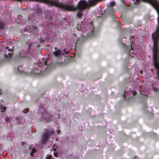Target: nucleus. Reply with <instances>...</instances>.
Instances as JSON below:
<instances>
[{
  "label": "nucleus",
  "instance_id": "nucleus-14",
  "mask_svg": "<svg viewBox=\"0 0 159 159\" xmlns=\"http://www.w3.org/2000/svg\"><path fill=\"white\" fill-rule=\"evenodd\" d=\"M5 120L6 122H10V120L8 117H6Z\"/></svg>",
  "mask_w": 159,
  "mask_h": 159
},
{
  "label": "nucleus",
  "instance_id": "nucleus-12",
  "mask_svg": "<svg viewBox=\"0 0 159 159\" xmlns=\"http://www.w3.org/2000/svg\"><path fill=\"white\" fill-rule=\"evenodd\" d=\"M115 2L114 1H112L109 4V6L111 7H113L115 6Z\"/></svg>",
  "mask_w": 159,
  "mask_h": 159
},
{
  "label": "nucleus",
  "instance_id": "nucleus-2",
  "mask_svg": "<svg viewBox=\"0 0 159 159\" xmlns=\"http://www.w3.org/2000/svg\"><path fill=\"white\" fill-rule=\"evenodd\" d=\"M44 130L46 132L43 133L42 138L39 142L41 144H46L48 139L50 138L51 134H54L55 133V131L51 129H49L46 130L44 129Z\"/></svg>",
  "mask_w": 159,
  "mask_h": 159
},
{
  "label": "nucleus",
  "instance_id": "nucleus-25",
  "mask_svg": "<svg viewBox=\"0 0 159 159\" xmlns=\"http://www.w3.org/2000/svg\"><path fill=\"white\" fill-rule=\"evenodd\" d=\"M2 93V91L1 90H0V94H1V93Z\"/></svg>",
  "mask_w": 159,
  "mask_h": 159
},
{
  "label": "nucleus",
  "instance_id": "nucleus-23",
  "mask_svg": "<svg viewBox=\"0 0 159 159\" xmlns=\"http://www.w3.org/2000/svg\"><path fill=\"white\" fill-rule=\"evenodd\" d=\"M138 157L137 156H135L134 157V159H138Z\"/></svg>",
  "mask_w": 159,
  "mask_h": 159
},
{
  "label": "nucleus",
  "instance_id": "nucleus-18",
  "mask_svg": "<svg viewBox=\"0 0 159 159\" xmlns=\"http://www.w3.org/2000/svg\"><path fill=\"white\" fill-rule=\"evenodd\" d=\"M81 27H79V25L78 24L77 26V29L79 30H81Z\"/></svg>",
  "mask_w": 159,
  "mask_h": 159
},
{
  "label": "nucleus",
  "instance_id": "nucleus-3",
  "mask_svg": "<svg viewBox=\"0 0 159 159\" xmlns=\"http://www.w3.org/2000/svg\"><path fill=\"white\" fill-rule=\"evenodd\" d=\"M45 17L49 20H51L53 17L51 12L50 11H46L44 13Z\"/></svg>",
  "mask_w": 159,
  "mask_h": 159
},
{
  "label": "nucleus",
  "instance_id": "nucleus-22",
  "mask_svg": "<svg viewBox=\"0 0 159 159\" xmlns=\"http://www.w3.org/2000/svg\"><path fill=\"white\" fill-rule=\"evenodd\" d=\"M33 28L34 29V30L36 29V30H37V29H36V27H35V26H33Z\"/></svg>",
  "mask_w": 159,
  "mask_h": 159
},
{
  "label": "nucleus",
  "instance_id": "nucleus-15",
  "mask_svg": "<svg viewBox=\"0 0 159 159\" xmlns=\"http://www.w3.org/2000/svg\"><path fill=\"white\" fill-rule=\"evenodd\" d=\"M6 49H8L7 51L8 52H13V49H12L8 48V47H6Z\"/></svg>",
  "mask_w": 159,
  "mask_h": 159
},
{
  "label": "nucleus",
  "instance_id": "nucleus-1",
  "mask_svg": "<svg viewBox=\"0 0 159 159\" xmlns=\"http://www.w3.org/2000/svg\"><path fill=\"white\" fill-rule=\"evenodd\" d=\"M101 0H99V2ZM121 0L125 4V1ZM141 2H147L151 5L156 10L158 15L157 27L152 36L153 43L152 48L153 63L156 69L159 70V2L157 0H135V3L138 5Z\"/></svg>",
  "mask_w": 159,
  "mask_h": 159
},
{
  "label": "nucleus",
  "instance_id": "nucleus-8",
  "mask_svg": "<svg viewBox=\"0 0 159 159\" xmlns=\"http://www.w3.org/2000/svg\"><path fill=\"white\" fill-rule=\"evenodd\" d=\"M44 108L45 107H44L43 104H42L41 105H40L39 106V112L42 114H43L44 111Z\"/></svg>",
  "mask_w": 159,
  "mask_h": 159
},
{
  "label": "nucleus",
  "instance_id": "nucleus-6",
  "mask_svg": "<svg viewBox=\"0 0 159 159\" xmlns=\"http://www.w3.org/2000/svg\"><path fill=\"white\" fill-rule=\"evenodd\" d=\"M13 53V52H10L8 51H6L5 53V55L6 57L7 58H10L11 57Z\"/></svg>",
  "mask_w": 159,
  "mask_h": 159
},
{
  "label": "nucleus",
  "instance_id": "nucleus-26",
  "mask_svg": "<svg viewBox=\"0 0 159 159\" xmlns=\"http://www.w3.org/2000/svg\"><path fill=\"white\" fill-rule=\"evenodd\" d=\"M20 67V66H19V67H18V70L19 71H20V69H19V67Z\"/></svg>",
  "mask_w": 159,
  "mask_h": 159
},
{
  "label": "nucleus",
  "instance_id": "nucleus-19",
  "mask_svg": "<svg viewBox=\"0 0 159 159\" xmlns=\"http://www.w3.org/2000/svg\"><path fill=\"white\" fill-rule=\"evenodd\" d=\"M157 79L159 80V72H158V71H157Z\"/></svg>",
  "mask_w": 159,
  "mask_h": 159
},
{
  "label": "nucleus",
  "instance_id": "nucleus-5",
  "mask_svg": "<svg viewBox=\"0 0 159 159\" xmlns=\"http://www.w3.org/2000/svg\"><path fill=\"white\" fill-rule=\"evenodd\" d=\"M43 117L46 121H48L50 119L51 116L48 113H46L43 115Z\"/></svg>",
  "mask_w": 159,
  "mask_h": 159
},
{
  "label": "nucleus",
  "instance_id": "nucleus-9",
  "mask_svg": "<svg viewBox=\"0 0 159 159\" xmlns=\"http://www.w3.org/2000/svg\"><path fill=\"white\" fill-rule=\"evenodd\" d=\"M152 89L155 92L158 93L159 92V88L157 85L154 86L152 87Z\"/></svg>",
  "mask_w": 159,
  "mask_h": 159
},
{
  "label": "nucleus",
  "instance_id": "nucleus-10",
  "mask_svg": "<svg viewBox=\"0 0 159 159\" xmlns=\"http://www.w3.org/2000/svg\"><path fill=\"white\" fill-rule=\"evenodd\" d=\"M5 26L4 22L2 21H0V29L2 30L4 29Z\"/></svg>",
  "mask_w": 159,
  "mask_h": 159
},
{
  "label": "nucleus",
  "instance_id": "nucleus-17",
  "mask_svg": "<svg viewBox=\"0 0 159 159\" xmlns=\"http://www.w3.org/2000/svg\"><path fill=\"white\" fill-rule=\"evenodd\" d=\"M29 110V109L28 108H26L25 110L23 112L25 113L27 112Z\"/></svg>",
  "mask_w": 159,
  "mask_h": 159
},
{
  "label": "nucleus",
  "instance_id": "nucleus-4",
  "mask_svg": "<svg viewBox=\"0 0 159 159\" xmlns=\"http://www.w3.org/2000/svg\"><path fill=\"white\" fill-rule=\"evenodd\" d=\"M53 54L54 56L58 57H60L62 55H64V53L62 52V51L59 49H57L56 51H54Z\"/></svg>",
  "mask_w": 159,
  "mask_h": 159
},
{
  "label": "nucleus",
  "instance_id": "nucleus-21",
  "mask_svg": "<svg viewBox=\"0 0 159 159\" xmlns=\"http://www.w3.org/2000/svg\"><path fill=\"white\" fill-rule=\"evenodd\" d=\"M134 37L133 36H132L130 37V39H134Z\"/></svg>",
  "mask_w": 159,
  "mask_h": 159
},
{
  "label": "nucleus",
  "instance_id": "nucleus-16",
  "mask_svg": "<svg viewBox=\"0 0 159 159\" xmlns=\"http://www.w3.org/2000/svg\"><path fill=\"white\" fill-rule=\"evenodd\" d=\"M23 51V50H22V51H20V56H19L21 57H25L26 56V55H24L22 54V53Z\"/></svg>",
  "mask_w": 159,
  "mask_h": 159
},
{
  "label": "nucleus",
  "instance_id": "nucleus-20",
  "mask_svg": "<svg viewBox=\"0 0 159 159\" xmlns=\"http://www.w3.org/2000/svg\"><path fill=\"white\" fill-rule=\"evenodd\" d=\"M44 63L45 65H48V63L47 61H44Z\"/></svg>",
  "mask_w": 159,
  "mask_h": 159
},
{
  "label": "nucleus",
  "instance_id": "nucleus-29",
  "mask_svg": "<svg viewBox=\"0 0 159 159\" xmlns=\"http://www.w3.org/2000/svg\"><path fill=\"white\" fill-rule=\"evenodd\" d=\"M125 92H126V91H125Z\"/></svg>",
  "mask_w": 159,
  "mask_h": 159
},
{
  "label": "nucleus",
  "instance_id": "nucleus-28",
  "mask_svg": "<svg viewBox=\"0 0 159 159\" xmlns=\"http://www.w3.org/2000/svg\"><path fill=\"white\" fill-rule=\"evenodd\" d=\"M123 96H124L125 98V95H124H124H123Z\"/></svg>",
  "mask_w": 159,
  "mask_h": 159
},
{
  "label": "nucleus",
  "instance_id": "nucleus-24",
  "mask_svg": "<svg viewBox=\"0 0 159 159\" xmlns=\"http://www.w3.org/2000/svg\"><path fill=\"white\" fill-rule=\"evenodd\" d=\"M54 156H55L56 157H57V154H55V153H54Z\"/></svg>",
  "mask_w": 159,
  "mask_h": 159
},
{
  "label": "nucleus",
  "instance_id": "nucleus-13",
  "mask_svg": "<svg viewBox=\"0 0 159 159\" xmlns=\"http://www.w3.org/2000/svg\"><path fill=\"white\" fill-rule=\"evenodd\" d=\"M126 50H127V52H129H129L132 49V44H130V46L129 47V48L126 47Z\"/></svg>",
  "mask_w": 159,
  "mask_h": 159
},
{
  "label": "nucleus",
  "instance_id": "nucleus-7",
  "mask_svg": "<svg viewBox=\"0 0 159 159\" xmlns=\"http://www.w3.org/2000/svg\"><path fill=\"white\" fill-rule=\"evenodd\" d=\"M88 30L89 31V35L90 36H91L94 31V28L93 26L92 25H90L88 29Z\"/></svg>",
  "mask_w": 159,
  "mask_h": 159
},
{
  "label": "nucleus",
  "instance_id": "nucleus-27",
  "mask_svg": "<svg viewBox=\"0 0 159 159\" xmlns=\"http://www.w3.org/2000/svg\"><path fill=\"white\" fill-rule=\"evenodd\" d=\"M57 48V47H55V49H56Z\"/></svg>",
  "mask_w": 159,
  "mask_h": 159
},
{
  "label": "nucleus",
  "instance_id": "nucleus-11",
  "mask_svg": "<svg viewBox=\"0 0 159 159\" xmlns=\"http://www.w3.org/2000/svg\"><path fill=\"white\" fill-rule=\"evenodd\" d=\"M0 108L1 109V111L2 112H4L6 110V107L3 106L2 105H0Z\"/></svg>",
  "mask_w": 159,
  "mask_h": 159
}]
</instances>
